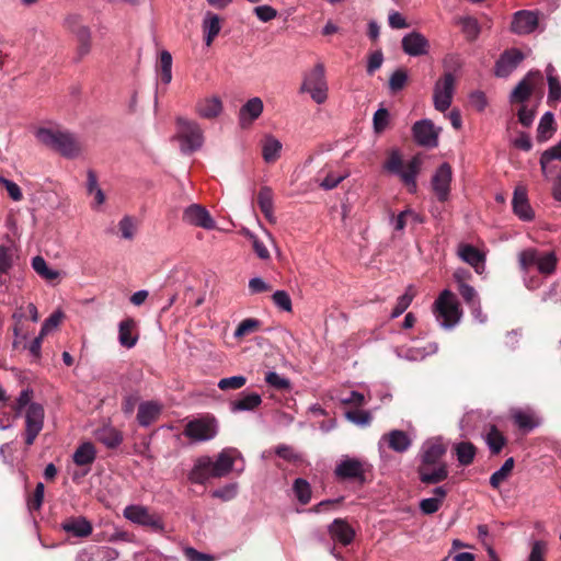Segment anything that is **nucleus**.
Masks as SVG:
<instances>
[{
  "mask_svg": "<svg viewBox=\"0 0 561 561\" xmlns=\"http://www.w3.org/2000/svg\"><path fill=\"white\" fill-rule=\"evenodd\" d=\"M519 266L524 272L536 267L543 275L556 271L557 257L553 252H541L537 249H526L518 254Z\"/></svg>",
  "mask_w": 561,
  "mask_h": 561,
  "instance_id": "7",
  "label": "nucleus"
},
{
  "mask_svg": "<svg viewBox=\"0 0 561 561\" xmlns=\"http://www.w3.org/2000/svg\"><path fill=\"white\" fill-rule=\"evenodd\" d=\"M485 443L492 454H499L504 447L506 439L495 426H492L485 436Z\"/></svg>",
  "mask_w": 561,
  "mask_h": 561,
  "instance_id": "44",
  "label": "nucleus"
},
{
  "mask_svg": "<svg viewBox=\"0 0 561 561\" xmlns=\"http://www.w3.org/2000/svg\"><path fill=\"white\" fill-rule=\"evenodd\" d=\"M33 390L30 388L23 389L19 397L16 398L15 403L13 404V410L15 411V415L19 416L22 411L28 408L30 404H33Z\"/></svg>",
  "mask_w": 561,
  "mask_h": 561,
  "instance_id": "52",
  "label": "nucleus"
},
{
  "mask_svg": "<svg viewBox=\"0 0 561 561\" xmlns=\"http://www.w3.org/2000/svg\"><path fill=\"white\" fill-rule=\"evenodd\" d=\"M415 296V291L413 286H409L405 293L400 296L397 300L396 307L393 308L390 318L396 319L401 316L411 305L413 298Z\"/></svg>",
  "mask_w": 561,
  "mask_h": 561,
  "instance_id": "45",
  "label": "nucleus"
},
{
  "mask_svg": "<svg viewBox=\"0 0 561 561\" xmlns=\"http://www.w3.org/2000/svg\"><path fill=\"white\" fill-rule=\"evenodd\" d=\"M345 417L350 422H352L356 425H360V426L368 425L371 421V414L368 411H362V410L347 411L345 413Z\"/></svg>",
  "mask_w": 561,
  "mask_h": 561,
  "instance_id": "56",
  "label": "nucleus"
},
{
  "mask_svg": "<svg viewBox=\"0 0 561 561\" xmlns=\"http://www.w3.org/2000/svg\"><path fill=\"white\" fill-rule=\"evenodd\" d=\"M433 311L436 320L444 329H453L461 319L459 302L450 290H443L435 300Z\"/></svg>",
  "mask_w": 561,
  "mask_h": 561,
  "instance_id": "3",
  "label": "nucleus"
},
{
  "mask_svg": "<svg viewBox=\"0 0 561 561\" xmlns=\"http://www.w3.org/2000/svg\"><path fill=\"white\" fill-rule=\"evenodd\" d=\"M182 220L191 226L199 227L205 230L216 228V222L209 211L199 204H192L183 210Z\"/></svg>",
  "mask_w": 561,
  "mask_h": 561,
  "instance_id": "11",
  "label": "nucleus"
},
{
  "mask_svg": "<svg viewBox=\"0 0 561 561\" xmlns=\"http://www.w3.org/2000/svg\"><path fill=\"white\" fill-rule=\"evenodd\" d=\"M62 529L76 537H88L92 533L91 523L84 517H71L61 525Z\"/></svg>",
  "mask_w": 561,
  "mask_h": 561,
  "instance_id": "31",
  "label": "nucleus"
},
{
  "mask_svg": "<svg viewBox=\"0 0 561 561\" xmlns=\"http://www.w3.org/2000/svg\"><path fill=\"white\" fill-rule=\"evenodd\" d=\"M538 22L536 12L522 10L514 14L511 30L518 35L530 34L538 27Z\"/></svg>",
  "mask_w": 561,
  "mask_h": 561,
  "instance_id": "18",
  "label": "nucleus"
},
{
  "mask_svg": "<svg viewBox=\"0 0 561 561\" xmlns=\"http://www.w3.org/2000/svg\"><path fill=\"white\" fill-rule=\"evenodd\" d=\"M514 423L523 431L530 432L538 427L541 423L537 414L529 408L527 409H513L511 411Z\"/></svg>",
  "mask_w": 561,
  "mask_h": 561,
  "instance_id": "24",
  "label": "nucleus"
},
{
  "mask_svg": "<svg viewBox=\"0 0 561 561\" xmlns=\"http://www.w3.org/2000/svg\"><path fill=\"white\" fill-rule=\"evenodd\" d=\"M514 468V458H507L502 467L492 473L490 477V484L493 489H499L511 476Z\"/></svg>",
  "mask_w": 561,
  "mask_h": 561,
  "instance_id": "42",
  "label": "nucleus"
},
{
  "mask_svg": "<svg viewBox=\"0 0 561 561\" xmlns=\"http://www.w3.org/2000/svg\"><path fill=\"white\" fill-rule=\"evenodd\" d=\"M462 31L469 39H476L480 33L478 21L470 16H465L459 20Z\"/></svg>",
  "mask_w": 561,
  "mask_h": 561,
  "instance_id": "53",
  "label": "nucleus"
},
{
  "mask_svg": "<svg viewBox=\"0 0 561 561\" xmlns=\"http://www.w3.org/2000/svg\"><path fill=\"white\" fill-rule=\"evenodd\" d=\"M138 341L136 322L131 318L124 319L118 323V342L121 346L133 348Z\"/></svg>",
  "mask_w": 561,
  "mask_h": 561,
  "instance_id": "27",
  "label": "nucleus"
},
{
  "mask_svg": "<svg viewBox=\"0 0 561 561\" xmlns=\"http://www.w3.org/2000/svg\"><path fill=\"white\" fill-rule=\"evenodd\" d=\"M213 476V460L209 456L199 457L190 472L188 479L193 483L203 484Z\"/></svg>",
  "mask_w": 561,
  "mask_h": 561,
  "instance_id": "23",
  "label": "nucleus"
},
{
  "mask_svg": "<svg viewBox=\"0 0 561 561\" xmlns=\"http://www.w3.org/2000/svg\"><path fill=\"white\" fill-rule=\"evenodd\" d=\"M275 454L278 457L283 458L284 460H287L290 462H296L301 459L300 455L298 453H296L291 446L284 445V444L278 445L275 448Z\"/></svg>",
  "mask_w": 561,
  "mask_h": 561,
  "instance_id": "63",
  "label": "nucleus"
},
{
  "mask_svg": "<svg viewBox=\"0 0 561 561\" xmlns=\"http://www.w3.org/2000/svg\"><path fill=\"white\" fill-rule=\"evenodd\" d=\"M433 493V497L423 499L420 502V508L424 514H434L440 508L447 490L444 486H437L434 489Z\"/></svg>",
  "mask_w": 561,
  "mask_h": 561,
  "instance_id": "36",
  "label": "nucleus"
},
{
  "mask_svg": "<svg viewBox=\"0 0 561 561\" xmlns=\"http://www.w3.org/2000/svg\"><path fill=\"white\" fill-rule=\"evenodd\" d=\"M412 133L414 140L420 146L434 148L438 145L439 129H437L430 119H422L414 123Z\"/></svg>",
  "mask_w": 561,
  "mask_h": 561,
  "instance_id": "12",
  "label": "nucleus"
},
{
  "mask_svg": "<svg viewBox=\"0 0 561 561\" xmlns=\"http://www.w3.org/2000/svg\"><path fill=\"white\" fill-rule=\"evenodd\" d=\"M458 290L468 307L480 302L477 290L469 284L459 286Z\"/></svg>",
  "mask_w": 561,
  "mask_h": 561,
  "instance_id": "61",
  "label": "nucleus"
},
{
  "mask_svg": "<svg viewBox=\"0 0 561 561\" xmlns=\"http://www.w3.org/2000/svg\"><path fill=\"white\" fill-rule=\"evenodd\" d=\"M531 93V85L527 82V79L522 80L515 89L512 91V99L515 101H525Z\"/></svg>",
  "mask_w": 561,
  "mask_h": 561,
  "instance_id": "62",
  "label": "nucleus"
},
{
  "mask_svg": "<svg viewBox=\"0 0 561 561\" xmlns=\"http://www.w3.org/2000/svg\"><path fill=\"white\" fill-rule=\"evenodd\" d=\"M455 453L460 465L469 466L476 457V447L470 442H461L455 445Z\"/></svg>",
  "mask_w": 561,
  "mask_h": 561,
  "instance_id": "41",
  "label": "nucleus"
},
{
  "mask_svg": "<svg viewBox=\"0 0 561 561\" xmlns=\"http://www.w3.org/2000/svg\"><path fill=\"white\" fill-rule=\"evenodd\" d=\"M455 91V77L446 72L434 87L433 101L434 106L439 112H445L451 104Z\"/></svg>",
  "mask_w": 561,
  "mask_h": 561,
  "instance_id": "10",
  "label": "nucleus"
},
{
  "mask_svg": "<svg viewBox=\"0 0 561 561\" xmlns=\"http://www.w3.org/2000/svg\"><path fill=\"white\" fill-rule=\"evenodd\" d=\"M451 175L450 165L443 163L432 178L433 191L440 202H445L449 196Z\"/></svg>",
  "mask_w": 561,
  "mask_h": 561,
  "instance_id": "14",
  "label": "nucleus"
},
{
  "mask_svg": "<svg viewBox=\"0 0 561 561\" xmlns=\"http://www.w3.org/2000/svg\"><path fill=\"white\" fill-rule=\"evenodd\" d=\"M237 493H238V484L229 483V484L225 485L224 488L213 491L211 495H213V497H217L222 501H230L236 497Z\"/></svg>",
  "mask_w": 561,
  "mask_h": 561,
  "instance_id": "59",
  "label": "nucleus"
},
{
  "mask_svg": "<svg viewBox=\"0 0 561 561\" xmlns=\"http://www.w3.org/2000/svg\"><path fill=\"white\" fill-rule=\"evenodd\" d=\"M328 90L324 65L318 62L305 73L300 92L309 93L317 104H323L328 100Z\"/></svg>",
  "mask_w": 561,
  "mask_h": 561,
  "instance_id": "5",
  "label": "nucleus"
},
{
  "mask_svg": "<svg viewBox=\"0 0 561 561\" xmlns=\"http://www.w3.org/2000/svg\"><path fill=\"white\" fill-rule=\"evenodd\" d=\"M95 551V561H115L119 553L116 549L112 547H94Z\"/></svg>",
  "mask_w": 561,
  "mask_h": 561,
  "instance_id": "60",
  "label": "nucleus"
},
{
  "mask_svg": "<svg viewBox=\"0 0 561 561\" xmlns=\"http://www.w3.org/2000/svg\"><path fill=\"white\" fill-rule=\"evenodd\" d=\"M176 138L181 144V150L185 153L196 151L204 142L199 124L185 117L176 118Z\"/></svg>",
  "mask_w": 561,
  "mask_h": 561,
  "instance_id": "6",
  "label": "nucleus"
},
{
  "mask_svg": "<svg viewBox=\"0 0 561 561\" xmlns=\"http://www.w3.org/2000/svg\"><path fill=\"white\" fill-rule=\"evenodd\" d=\"M264 104L259 96L249 99L239 110L238 119L241 128L250 127L263 113Z\"/></svg>",
  "mask_w": 561,
  "mask_h": 561,
  "instance_id": "16",
  "label": "nucleus"
},
{
  "mask_svg": "<svg viewBox=\"0 0 561 561\" xmlns=\"http://www.w3.org/2000/svg\"><path fill=\"white\" fill-rule=\"evenodd\" d=\"M401 43L403 51L412 57L424 56L430 51L428 39L416 31L404 35Z\"/></svg>",
  "mask_w": 561,
  "mask_h": 561,
  "instance_id": "15",
  "label": "nucleus"
},
{
  "mask_svg": "<svg viewBox=\"0 0 561 561\" xmlns=\"http://www.w3.org/2000/svg\"><path fill=\"white\" fill-rule=\"evenodd\" d=\"M202 27L205 35V44L210 46L221 30L219 16L213 12H206Z\"/></svg>",
  "mask_w": 561,
  "mask_h": 561,
  "instance_id": "33",
  "label": "nucleus"
},
{
  "mask_svg": "<svg viewBox=\"0 0 561 561\" xmlns=\"http://www.w3.org/2000/svg\"><path fill=\"white\" fill-rule=\"evenodd\" d=\"M554 130V116L551 112H546L539 121L537 129L538 138L547 140Z\"/></svg>",
  "mask_w": 561,
  "mask_h": 561,
  "instance_id": "46",
  "label": "nucleus"
},
{
  "mask_svg": "<svg viewBox=\"0 0 561 561\" xmlns=\"http://www.w3.org/2000/svg\"><path fill=\"white\" fill-rule=\"evenodd\" d=\"M219 431L217 419L209 413L202 414L190 420L183 431L186 438L194 443L208 442L214 439Z\"/></svg>",
  "mask_w": 561,
  "mask_h": 561,
  "instance_id": "4",
  "label": "nucleus"
},
{
  "mask_svg": "<svg viewBox=\"0 0 561 561\" xmlns=\"http://www.w3.org/2000/svg\"><path fill=\"white\" fill-rule=\"evenodd\" d=\"M373 123L374 130L377 134L382 133L387 128L389 123V112L386 108L377 110L374 114Z\"/></svg>",
  "mask_w": 561,
  "mask_h": 561,
  "instance_id": "57",
  "label": "nucleus"
},
{
  "mask_svg": "<svg viewBox=\"0 0 561 561\" xmlns=\"http://www.w3.org/2000/svg\"><path fill=\"white\" fill-rule=\"evenodd\" d=\"M123 515L129 522L150 528L152 531L164 530L162 517L142 505H128L124 508Z\"/></svg>",
  "mask_w": 561,
  "mask_h": 561,
  "instance_id": "8",
  "label": "nucleus"
},
{
  "mask_svg": "<svg viewBox=\"0 0 561 561\" xmlns=\"http://www.w3.org/2000/svg\"><path fill=\"white\" fill-rule=\"evenodd\" d=\"M95 437L108 448L117 447L123 440L122 434L112 426H104L98 430Z\"/></svg>",
  "mask_w": 561,
  "mask_h": 561,
  "instance_id": "38",
  "label": "nucleus"
},
{
  "mask_svg": "<svg viewBox=\"0 0 561 561\" xmlns=\"http://www.w3.org/2000/svg\"><path fill=\"white\" fill-rule=\"evenodd\" d=\"M157 72L160 80L164 84H169L172 80V56L168 50L160 53V60L157 66Z\"/></svg>",
  "mask_w": 561,
  "mask_h": 561,
  "instance_id": "40",
  "label": "nucleus"
},
{
  "mask_svg": "<svg viewBox=\"0 0 561 561\" xmlns=\"http://www.w3.org/2000/svg\"><path fill=\"white\" fill-rule=\"evenodd\" d=\"M524 54L518 49L504 51L495 65V75L501 78L508 77L523 61Z\"/></svg>",
  "mask_w": 561,
  "mask_h": 561,
  "instance_id": "19",
  "label": "nucleus"
},
{
  "mask_svg": "<svg viewBox=\"0 0 561 561\" xmlns=\"http://www.w3.org/2000/svg\"><path fill=\"white\" fill-rule=\"evenodd\" d=\"M32 267L38 276L49 283L58 280L61 275L59 271L50 268L45 259L41 255L32 259Z\"/></svg>",
  "mask_w": 561,
  "mask_h": 561,
  "instance_id": "35",
  "label": "nucleus"
},
{
  "mask_svg": "<svg viewBox=\"0 0 561 561\" xmlns=\"http://www.w3.org/2000/svg\"><path fill=\"white\" fill-rule=\"evenodd\" d=\"M459 257L471 265L478 274L484 271V255L471 244H460L458 247Z\"/></svg>",
  "mask_w": 561,
  "mask_h": 561,
  "instance_id": "26",
  "label": "nucleus"
},
{
  "mask_svg": "<svg viewBox=\"0 0 561 561\" xmlns=\"http://www.w3.org/2000/svg\"><path fill=\"white\" fill-rule=\"evenodd\" d=\"M245 383L247 378L239 375L220 379L218 381V388L222 391L238 390L241 389Z\"/></svg>",
  "mask_w": 561,
  "mask_h": 561,
  "instance_id": "51",
  "label": "nucleus"
},
{
  "mask_svg": "<svg viewBox=\"0 0 561 561\" xmlns=\"http://www.w3.org/2000/svg\"><path fill=\"white\" fill-rule=\"evenodd\" d=\"M331 538L344 546L350 545L355 536L354 529L343 519H334L329 527Z\"/></svg>",
  "mask_w": 561,
  "mask_h": 561,
  "instance_id": "28",
  "label": "nucleus"
},
{
  "mask_svg": "<svg viewBox=\"0 0 561 561\" xmlns=\"http://www.w3.org/2000/svg\"><path fill=\"white\" fill-rule=\"evenodd\" d=\"M548 102H560L561 101V82L559 78H551L548 81Z\"/></svg>",
  "mask_w": 561,
  "mask_h": 561,
  "instance_id": "64",
  "label": "nucleus"
},
{
  "mask_svg": "<svg viewBox=\"0 0 561 561\" xmlns=\"http://www.w3.org/2000/svg\"><path fill=\"white\" fill-rule=\"evenodd\" d=\"M293 491L300 504H308L311 500V486L309 482L302 478L294 481Z\"/></svg>",
  "mask_w": 561,
  "mask_h": 561,
  "instance_id": "43",
  "label": "nucleus"
},
{
  "mask_svg": "<svg viewBox=\"0 0 561 561\" xmlns=\"http://www.w3.org/2000/svg\"><path fill=\"white\" fill-rule=\"evenodd\" d=\"M15 249L12 245L0 244V274H7L13 266Z\"/></svg>",
  "mask_w": 561,
  "mask_h": 561,
  "instance_id": "47",
  "label": "nucleus"
},
{
  "mask_svg": "<svg viewBox=\"0 0 561 561\" xmlns=\"http://www.w3.org/2000/svg\"><path fill=\"white\" fill-rule=\"evenodd\" d=\"M25 444L31 446L44 427L45 412L39 403L30 404L25 410Z\"/></svg>",
  "mask_w": 561,
  "mask_h": 561,
  "instance_id": "9",
  "label": "nucleus"
},
{
  "mask_svg": "<svg viewBox=\"0 0 561 561\" xmlns=\"http://www.w3.org/2000/svg\"><path fill=\"white\" fill-rule=\"evenodd\" d=\"M262 403V397L255 392H241L240 396L230 402V411L232 413L238 412H251L259 408Z\"/></svg>",
  "mask_w": 561,
  "mask_h": 561,
  "instance_id": "25",
  "label": "nucleus"
},
{
  "mask_svg": "<svg viewBox=\"0 0 561 561\" xmlns=\"http://www.w3.org/2000/svg\"><path fill=\"white\" fill-rule=\"evenodd\" d=\"M257 204L265 218L272 222H276L274 215V196L270 187L263 186L257 194Z\"/></svg>",
  "mask_w": 561,
  "mask_h": 561,
  "instance_id": "34",
  "label": "nucleus"
},
{
  "mask_svg": "<svg viewBox=\"0 0 561 561\" xmlns=\"http://www.w3.org/2000/svg\"><path fill=\"white\" fill-rule=\"evenodd\" d=\"M446 453V448L439 439H428L421 448V466H434Z\"/></svg>",
  "mask_w": 561,
  "mask_h": 561,
  "instance_id": "22",
  "label": "nucleus"
},
{
  "mask_svg": "<svg viewBox=\"0 0 561 561\" xmlns=\"http://www.w3.org/2000/svg\"><path fill=\"white\" fill-rule=\"evenodd\" d=\"M0 185H2L7 190L9 196L14 202H20L23 198L22 191L15 182L0 175Z\"/></svg>",
  "mask_w": 561,
  "mask_h": 561,
  "instance_id": "58",
  "label": "nucleus"
},
{
  "mask_svg": "<svg viewBox=\"0 0 561 561\" xmlns=\"http://www.w3.org/2000/svg\"><path fill=\"white\" fill-rule=\"evenodd\" d=\"M553 160H561V141L541 154L540 165L545 176L548 175L549 163Z\"/></svg>",
  "mask_w": 561,
  "mask_h": 561,
  "instance_id": "48",
  "label": "nucleus"
},
{
  "mask_svg": "<svg viewBox=\"0 0 561 561\" xmlns=\"http://www.w3.org/2000/svg\"><path fill=\"white\" fill-rule=\"evenodd\" d=\"M161 410V404L156 401L140 403L137 413L138 423L144 427L149 426L159 417Z\"/></svg>",
  "mask_w": 561,
  "mask_h": 561,
  "instance_id": "29",
  "label": "nucleus"
},
{
  "mask_svg": "<svg viewBox=\"0 0 561 561\" xmlns=\"http://www.w3.org/2000/svg\"><path fill=\"white\" fill-rule=\"evenodd\" d=\"M382 168L386 172L399 176L410 193L416 192V176L421 169V160L417 157L404 164L401 152L398 149H391Z\"/></svg>",
  "mask_w": 561,
  "mask_h": 561,
  "instance_id": "2",
  "label": "nucleus"
},
{
  "mask_svg": "<svg viewBox=\"0 0 561 561\" xmlns=\"http://www.w3.org/2000/svg\"><path fill=\"white\" fill-rule=\"evenodd\" d=\"M261 325L260 320L248 318L242 320L237 327L233 336L239 339L255 332Z\"/></svg>",
  "mask_w": 561,
  "mask_h": 561,
  "instance_id": "49",
  "label": "nucleus"
},
{
  "mask_svg": "<svg viewBox=\"0 0 561 561\" xmlns=\"http://www.w3.org/2000/svg\"><path fill=\"white\" fill-rule=\"evenodd\" d=\"M36 139L45 147L59 152L66 158H76L81 152V144L70 133L56 128H38Z\"/></svg>",
  "mask_w": 561,
  "mask_h": 561,
  "instance_id": "1",
  "label": "nucleus"
},
{
  "mask_svg": "<svg viewBox=\"0 0 561 561\" xmlns=\"http://www.w3.org/2000/svg\"><path fill=\"white\" fill-rule=\"evenodd\" d=\"M512 205L514 214L519 219L524 221H530L534 218V211L529 205L525 187L517 186L515 188Z\"/></svg>",
  "mask_w": 561,
  "mask_h": 561,
  "instance_id": "21",
  "label": "nucleus"
},
{
  "mask_svg": "<svg viewBox=\"0 0 561 561\" xmlns=\"http://www.w3.org/2000/svg\"><path fill=\"white\" fill-rule=\"evenodd\" d=\"M366 466L367 463L359 459L346 457L337 463L334 473L340 479L364 481Z\"/></svg>",
  "mask_w": 561,
  "mask_h": 561,
  "instance_id": "13",
  "label": "nucleus"
},
{
  "mask_svg": "<svg viewBox=\"0 0 561 561\" xmlns=\"http://www.w3.org/2000/svg\"><path fill=\"white\" fill-rule=\"evenodd\" d=\"M222 110V101L216 95L199 99L195 105L196 114L206 119H214L218 117Z\"/></svg>",
  "mask_w": 561,
  "mask_h": 561,
  "instance_id": "20",
  "label": "nucleus"
},
{
  "mask_svg": "<svg viewBox=\"0 0 561 561\" xmlns=\"http://www.w3.org/2000/svg\"><path fill=\"white\" fill-rule=\"evenodd\" d=\"M282 144L278 139L268 136L264 139L262 146V156L265 162L271 163L279 158Z\"/></svg>",
  "mask_w": 561,
  "mask_h": 561,
  "instance_id": "39",
  "label": "nucleus"
},
{
  "mask_svg": "<svg viewBox=\"0 0 561 561\" xmlns=\"http://www.w3.org/2000/svg\"><path fill=\"white\" fill-rule=\"evenodd\" d=\"M241 459V454L236 448H224L213 461V476L217 478L228 476L237 459Z\"/></svg>",
  "mask_w": 561,
  "mask_h": 561,
  "instance_id": "17",
  "label": "nucleus"
},
{
  "mask_svg": "<svg viewBox=\"0 0 561 561\" xmlns=\"http://www.w3.org/2000/svg\"><path fill=\"white\" fill-rule=\"evenodd\" d=\"M408 81V73L403 69H397L389 79V89L392 93L402 90Z\"/></svg>",
  "mask_w": 561,
  "mask_h": 561,
  "instance_id": "54",
  "label": "nucleus"
},
{
  "mask_svg": "<svg viewBox=\"0 0 561 561\" xmlns=\"http://www.w3.org/2000/svg\"><path fill=\"white\" fill-rule=\"evenodd\" d=\"M272 300L274 305L283 311L290 312L293 310L291 298L285 290H276L272 295Z\"/></svg>",
  "mask_w": 561,
  "mask_h": 561,
  "instance_id": "55",
  "label": "nucleus"
},
{
  "mask_svg": "<svg viewBox=\"0 0 561 561\" xmlns=\"http://www.w3.org/2000/svg\"><path fill=\"white\" fill-rule=\"evenodd\" d=\"M265 382L276 390L290 389V381L288 378L280 376L275 371H267L265 375Z\"/></svg>",
  "mask_w": 561,
  "mask_h": 561,
  "instance_id": "50",
  "label": "nucleus"
},
{
  "mask_svg": "<svg viewBox=\"0 0 561 561\" xmlns=\"http://www.w3.org/2000/svg\"><path fill=\"white\" fill-rule=\"evenodd\" d=\"M381 439L388 444L389 448L397 453H404L412 445L409 435L401 430H393L385 434Z\"/></svg>",
  "mask_w": 561,
  "mask_h": 561,
  "instance_id": "30",
  "label": "nucleus"
},
{
  "mask_svg": "<svg viewBox=\"0 0 561 561\" xmlns=\"http://www.w3.org/2000/svg\"><path fill=\"white\" fill-rule=\"evenodd\" d=\"M430 467L431 466L419 467L420 479L423 483L435 484L444 481L448 477V470L445 463H439L434 469H431Z\"/></svg>",
  "mask_w": 561,
  "mask_h": 561,
  "instance_id": "32",
  "label": "nucleus"
},
{
  "mask_svg": "<svg viewBox=\"0 0 561 561\" xmlns=\"http://www.w3.org/2000/svg\"><path fill=\"white\" fill-rule=\"evenodd\" d=\"M96 457V450L92 443H82L73 453L72 459L77 466H90Z\"/></svg>",
  "mask_w": 561,
  "mask_h": 561,
  "instance_id": "37",
  "label": "nucleus"
}]
</instances>
